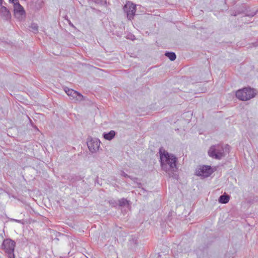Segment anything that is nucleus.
<instances>
[{
    "label": "nucleus",
    "instance_id": "1",
    "mask_svg": "<svg viewBox=\"0 0 258 258\" xmlns=\"http://www.w3.org/2000/svg\"><path fill=\"white\" fill-rule=\"evenodd\" d=\"M159 154L161 165L163 170L166 172L176 170L177 159L174 155L161 149H160Z\"/></svg>",
    "mask_w": 258,
    "mask_h": 258
},
{
    "label": "nucleus",
    "instance_id": "2",
    "mask_svg": "<svg viewBox=\"0 0 258 258\" xmlns=\"http://www.w3.org/2000/svg\"><path fill=\"white\" fill-rule=\"evenodd\" d=\"M229 147L228 145H225V147L221 145H213L210 147L208 151V155L213 158L220 160L225 156Z\"/></svg>",
    "mask_w": 258,
    "mask_h": 258
},
{
    "label": "nucleus",
    "instance_id": "3",
    "mask_svg": "<svg viewBox=\"0 0 258 258\" xmlns=\"http://www.w3.org/2000/svg\"><path fill=\"white\" fill-rule=\"evenodd\" d=\"M255 93L253 89L250 88H244L236 92V97L240 100L246 101L254 97Z\"/></svg>",
    "mask_w": 258,
    "mask_h": 258
},
{
    "label": "nucleus",
    "instance_id": "4",
    "mask_svg": "<svg viewBox=\"0 0 258 258\" xmlns=\"http://www.w3.org/2000/svg\"><path fill=\"white\" fill-rule=\"evenodd\" d=\"M15 245L16 242L11 239H6L4 240L2 247L8 254L9 258H15L14 251Z\"/></svg>",
    "mask_w": 258,
    "mask_h": 258
},
{
    "label": "nucleus",
    "instance_id": "5",
    "mask_svg": "<svg viewBox=\"0 0 258 258\" xmlns=\"http://www.w3.org/2000/svg\"><path fill=\"white\" fill-rule=\"evenodd\" d=\"M213 170L210 166L203 165L200 166L196 169V175L203 177L209 176L213 172Z\"/></svg>",
    "mask_w": 258,
    "mask_h": 258
},
{
    "label": "nucleus",
    "instance_id": "6",
    "mask_svg": "<svg viewBox=\"0 0 258 258\" xmlns=\"http://www.w3.org/2000/svg\"><path fill=\"white\" fill-rule=\"evenodd\" d=\"M124 11L126 13L129 20L133 19L136 12V6L131 2H127L124 7Z\"/></svg>",
    "mask_w": 258,
    "mask_h": 258
},
{
    "label": "nucleus",
    "instance_id": "7",
    "mask_svg": "<svg viewBox=\"0 0 258 258\" xmlns=\"http://www.w3.org/2000/svg\"><path fill=\"white\" fill-rule=\"evenodd\" d=\"M87 143L89 151L92 153H95L99 150L100 141L98 139L91 138Z\"/></svg>",
    "mask_w": 258,
    "mask_h": 258
},
{
    "label": "nucleus",
    "instance_id": "8",
    "mask_svg": "<svg viewBox=\"0 0 258 258\" xmlns=\"http://www.w3.org/2000/svg\"><path fill=\"white\" fill-rule=\"evenodd\" d=\"M14 12L15 17L19 20H22L25 17V11L20 4L14 6Z\"/></svg>",
    "mask_w": 258,
    "mask_h": 258
},
{
    "label": "nucleus",
    "instance_id": "9",
    "mask_svg": "<svg viewBox=\"0 0 258 258\" xmlns=\"http://www.w3.org/2000/svg\"><path fill=\"white\" fill-rule=\"evenodd\" d=\"M64 91L68 96L75 99L77 101H81L84 99V96L81 94L73 89L66 88L64 89Z\"/></svg>",
    "mask_w": 258,
    "mask_h": 258
},
{
    "label": "nucleus",
    "instance_id": "10",
    "mask_svg": "<svg viewBox=\"0 0 258 258\" xmlns=\"http://www.w3.org/2000/svg\"><path fill=\"white\" fill-rule=\"evenodd\" d=\"M0 14L1 17L5 20L10 19L11 18L10 11L5 6H1L0 8Z\"/></svg>",
    "mask_w": 258,
    "mask_h": 258
},
{
    "label": "nucleus",
    "instance_id": "11",
    "mask_svg": "<svg viewBox=\"0 0 258 258\" xmlns=\"http://www.w3.org/2000/svg\"><path fill=\"white\" fill-rule=\"evenodd\" d=\"M115 131L111 130L109 133H104L103 135V138L107 140L110 141L115 136Z\"/></svg>",
    "mask_w": 258,
    "mask_h": 258
},
{
    "label": "nucleus",
    "instance_id": "12",
    "mask_svg": "<svg viewBox=\"0 0 258 258\" xmlns=\"http://www.w3.org/2000/svg\"><path fill=\"white\" fill-rule=\"evenodd\" d=\"M229 201V196L226 195H223L219 197V202L222 204H226Z\"/></svg>",
    "mask_w": 258,
    "mask_h": 258
},
{
    "label": "nucleus",
    "instance_id": "13",
    "mask_svg": "<svg viewBox=\"0 0 258 258\" xmlns=\"http://www.w3.org/2000/svg\"><path fill=\"white\" fill-rule=\"evenodd\" d=\"M165 55L171 61H173L176 59V55L174 52H166Z\"/></svg>",
    "mask_w": 258,
    "mask_h": 258
},
{
    "label": "nucleus",
    "instance_id": "14",
    "mask_svg": "<svg viewBox=\"0 0 258 258\" xmlns=\"http://www.w3.org/2000/svg\"><path fill=\"white\" fill-rule=\"evenodd\" d=\"M119 205L120 206H124L128 204V201L125 199H121L118 201Z\"/></svg>",
    "mask_w": 258,
    "mask_h": 258
},
{
    "label": "nucleus",
    "instance_id": "15",
    "mask_svg": "<svg viewBox=\"0 0 258 258\" xmlns=\"http://www.w3.org/2000/svg\"><path fill=\"white\" fill-rule=\"evenodd\" d=\"M30 28L34 31H37L38 29V26L37 24L35 23H32L31 24L30 26Z\"/></svg>",
    "mask_w": 258,
    "mask_h": 258
},
{
    "label": "nucleus",
    "instance_id": "16",
    "mask_svg": "<svg viewBox=\"0 0 258 258\" xmlns=\"http://www.w3.org/2000/svg\"><path fill=\"white\" fill-rule=\"evenodd\" d=\"M10 2L13 4L14 6L16 5L17 4H20L18 0H9Z\"/></svg>",
    "mask_w": 258,
    "mask_h": 258
},
{
    "label": "nucleus",
    "instance_id": "17",
    "mask_svg": "<svg viewBox=\"0 0 258 258\" xmlns=\"http://www.w3.org/2000/svg\"><path fill=\"white\" fill-rule=\"evenodd\" d=\"M120 174L121 176H124L125 177L128 176L127 174H126L124 171H121Z\"/></svg>",
    "mask_w": 258,
    "mask_h": 258
},
{
    "label": "nucleus",
    "instance_id": "18",
    "mask_svg": "<svg viewBox=\"0 0 258 258\" xmlns=\"http://www.w3.org/2000/svg\"><path fill=\"white\" fill-rule=\"evenodd\" d=\"M11 221H16V222H18V223H20V221H20V220H16V219H12L11 220Z\"/></svg>",
    "mask_w": 258,
    "mask_h": 258
},
{
    "label": "nucleus",
    "instance_id": "19",
    "mask_svg": "<svg viewBox=\"0 0 258 258\" xmlns=\"http://www.w3.org/2000/svg\"><path fill=\"white\" fill-rule=\"evenodd\" d=\"M2 3H3V0H0V7H1L2 6Z\"/></svg>",
    "mask_w": 258,
    "mask_h": 258
}]
</instances>
